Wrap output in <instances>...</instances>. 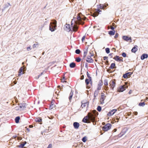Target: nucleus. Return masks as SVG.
I'll use <instances>...</instances> for the list:
<instances>
[{"label":"nucleus","mask_w":148,"mask_h":148,"mask_svg":"<svg viewBox=\"0 0 148 148\" xmlns=\"http://www.w3.org/2000/svg\"><path fill=\"white\" fill-rule=\"evenodd\" d=\"M96 113H98L96 110L93 111V113H88L87 116L85 117L83 119L82 121L85 123H88L89 120L94 122L95 118L96 116Z\"/></svg>","instance_id":"nucleus-1"},{"label":"nucleus","mask_w":148,"mask_h":148,"mask_svg":"<svg viewBox=\"0 0 148 148\" xmlns=\"http://www.w3.org/2000/svg\"><path fill=\"white\" fill-rule=\"evenodd\" d=\"M57 27V21L55 20H51V22L49 25V29L51 32H54Z\"/></svg>","instance_id":"nucleus-2"},{"label":"nucleus","mask_w":148,"mask_h":148,"mask_svg":"<svg viewBox=\"0 0 148 148\" xmlns=\"http://www.w3.org/2000/svg\"><path fill=\"white\" fill-rule=\"evenodd\" d=\"M18 103V106L15 107V109L17 110H21L24 109L26 107L27 105L26 103L22 102L20 103H19V102H16Z\"/></svg>","instance_id":"nucleus-3"},{"label":"nucleus","mask_w":148,"mask_h":148,"mask_svg":"<svg viewBox=\"0 0 148 148\" xmlns=\"http://www.w3.org/2000/svg\"><path fill=\"white\" fill-rule=\"evenodd\" d=\"M111 126L110 124L108 123L102 127V130L105 131H107L110 129Z\"/></svg>","instance_id":"nucleus-4"},{"label":"nucleus","mask_w":148,"mask_h":148,"mask_svg":"<svg viewBox=\"0 0 148 148\" xmlns=\"http://www.w3.org/2000/svg\"><path fill=\"white\" fill-rule=\"evenodd\" d=\"M110 88L113 90L116 85V80L113 79L111 80L109 83Z\"/></svg>","instance_id":"nucleus-5"},{"label":"nucleus","mask_w":148,"mask_h":148,"mask_svg":"<svg viewBox=\"0 0 148 148\" xmlns=\"http://www.w3.org/2000/svg\"><path fill=\"white\" fill-rule=\"evenodd\" d=\"M64 30L68 32H69L71 31L70 27V25L69 24H66L64 27Z\"/></svg>","instance_id":"nucleus-6"},{"label":"nucleus","mask_w":148,"mask_h":148,"mask_svg":"<svg viewBox=\"0 0 148 148\" xmlns=\"http://www.w3.org/2000/svg\"><path fill=\"white\" fill-rule=\"evenodd\" d=\"M86 19V17L84 16H77V19L78 21H80L82 23L84 24V22L83 21V20H85Z\"/></svg>","instance_id":"nucleus-7"},{"label":"nucleus","mask_w":148,"mask_h":148,"mask_svg":"<svg viewBox=\"0 0 148 148\" xmlns=\"http://www.w3.org/2000/svg\"><path fill=\"white\" fill-rule=\"evenodd\" d=\"M122 38L123 40L126 41H130V42H131L132 39L131 37H129L127 36H123Z\"/></svg>","instance_id":"nucleus-8"},{"label":"nucleus","mask_w":148,"mask_h":148,"mask_svg":"<svg viewBox=\"0 0 148 148\" xmlns=\"http://www.w3.org/2000/svg\"><path fill=\"white\" fill-rule=\"evenodd\" d=\"M86 61L88 63H92L93 62L94 60L92 58L89 57V56H88L87 57L86 59Z\"/></svg>","instance_id":"nucleus-9"},{"label":"nucleus","mask_w":148,"mask_h":148,"mask_svg":"<svg viewBox=\"0 0 148 148\" xmlns=\"http://www.w3.org/2000/svg\"><path fill=\"white\" fill-rule=\"evenodd\" d=\"M148 57V54L144 53L143 54L140 56V59L142 60H143L147 58Z\"/></svg>","instance_id":"nucleus-10"},{"label":"nucleus","mask_w":148,"mask_h":148,"mask_svg":"<svg viewBox=\"0 0 148 148\" xmlns=\"http://www.w3.org/2000/svg\"><path fill=\"white\" fill-rule=\"evenodd\" d=\"M138 47L137 45H135L131 49L132 52L135 53L138 50Z\"/></svg>","instance_id":"nucleus-11"},{"label":"nucleus","mask_w":148,"mask_h":148,"mask_svg":"<svg viewBox=\"0 0 148 148\" xmlns=\"http://www.w3.org/2000/svg\"><path fill=\"white\" fill-rule=\"evenodd\" d=\"M116 111L117 110L116 109L112 110L108 113V115L109 116L113 115Z\"/></svg>","instance_id":"nucleus-12"},{"label":"nucleus","mask_w":148,"mask_h":148,"mask_svg":"<svg viewBox=\"0 0 148 148\" xmlns=\"http://www.w3.org/2000/svg\"><path fill=\"white\" fill-rule=\"evenodd\" d=\"M125 90V88L123 86H121L118 89V91L119 92H123Z\"/></svg>","instance_id":"nucleus-13"},{"label":"nucleus","mask_w":148,"mask_h":148,"mask_svg":"<svg viewBox=\"0 0 148 148\" xmlns=\"http://www.w3.org/2000/svg\"><path fill=\"white\" fill-rule=\"evenodd\" d=\"M10 5V3H7L4 5L3 9H2V11L5 10L6 9L8 8Z\"/></svg>","instance_id":"nucleus-14"},{"label":"nucleus","mask_w":148,"mask_h":148,"mask_svg":"<svg viewBox=\"0 0 148 148\" xmlns=\"http://www.w3.org/2000/svg\"><path fill=\"white\" fill-rule=\"evenodd\" d=\"M99 93V91L98 90H96L94 92V98L93 100H94L95 99H97V98H96V97L97 96L98 94Z\"/></svg>","instance_id":"nucleus-15"},{"label":"nucleus","mask_w":148,"mask_h":148,"mask_svg":"<svg viewBox=\"0 0 148 148\" xmlns=\"http://www.w3.org/2000/svg\"><path fill=\"white\" fill-rule=\"evenodd\" d=\"M51 105L50 106V109H52L53 108H55L56 106V105L57 104L56 102H51Z\"/></svg>","instance_id":"nucleus-16"},{"label":"nucleus","mask_w":148,"mask_h":148,"mask_svg":"<svg viewBox=\"0 0 148 148\" xmlns=\"http://www.w3.org/2000/svg\"><path fill=\"white\" fill-rule=\"evenodd\" d=\"M74 128L76 129H78L79 127V123L77 122H74L73 124Z\"/></svg>","instance_id":"nucleus-17"},{"label":"nucleus","mask_w":148,"mask_h":148,"mask_svg":"<svg viewBox=\"0 0 148 148\" xmlns=\"http://www.w3.org/2000/svg\"><path fill=\"white\" fill-rule=\"evenodd\" d=\"M108 80L106 79H105L104 80V84L105 85V86H107V87H106V90H107L108 89H109V88L108 87Z\"/></svg>","instance_id":"nucleus-18"},{"label":"nucleus","mask_w":148,"mask_h":148,"mask_svg":"<svg viewBox=\"0 0 148 148\" xmlns=\"http://www.w3.org/2000/svg\"><path fill=\"white\" fill-rule=\"evenodd\" d=\"M76 64L73 62H71L69 64V67L71 68H74Z\"/></svg>","instance_id":"nucleus-19"},{"label":"nucleus","mask_w":148,"mask_h":148,"mask_svg":"<svg viewBox=\"0 0 148 148\" xmlns=\"http://www.w3.org/2000/svg\"><path fill=\"white\" fill-rule=\"evenodd\" d=\"M113 59L117 62H119L121 60H120V57L117 55L115 56Z\"/></svg>","instance_id":"nucleus-20"},{"label":"nucleus","mask_w":148,"mask_h":148,"mask_svg":"<svg viewBox=\"0 0 148 148\" xmlns=\"http://www.w3.org/2000/svg\"><path fill=\"white\" fill-rule=\"evenodd\" d=\"M73 91L72 90H71L69 96V100L70 102H71V99L73 97Z\"/></svg>","instance_id":"nucleus-21"},{"label":"nucleus","mask_w":148,"mask_h":148,"mask_svg":"<svg viewBox=\"0 0 148 148\" xmlns=\"http://www.w3.org/2000/svg\"><path fill=\"white\" fill-rule=\"evenodd\" d=\"M115 31L114 30H110L108 32V33L111 36H113L115 34Z\"/></svg>","instance_id":"nucleus-22"},{"label":"nucleus","mask_w":148,"mask_h":148,"mask_svg":"<svg viewBox=\"0 0 148 148\" xmlns=\"http://www.w3.org/2000/svg\"><path fill=\"white\" fill-rule=\"evenodd\" d=\"M88 47H87L86 49V50L84 51L83 59H84L86 56L88 52Z\"/></svg>","instance_id":"nucleus-23"},{"label":"nucleus","mask_w":148,"mask_h":148,"mask_svg":"<svg viewBox=\"0 0 148 148\" xmlns=\"http://www.w3.org/2000/svg\"><path fill=\"white\" fill-rule=\"evenodd\" d=\"M104 5L103 4H100L99 5H97V8H100L101 9L104 10Z\"/></svg>","instance_id":"nucleus-24"},{"label":"nucleus","mask_w":148,"mask_h":148,"mask_svg":"<svg viewBox=\"0 0 148 148\" xmlns=\"http://www.w3.org/2000/svg\"><path fill=\"white\" fill-rule=\"evenodd\" d=\"M89 103L88 102H84V103H82L81 105V107L83 108L87 106L88 107V105Z\"/></svg>","instance_id":"nucleus-25"},{"label":"nucleus","mask_w":148,"mask_h":148,"mask_svg":"<svg viewBox=\"0 0 148 148\" xmlns=\"http://www.w3.org/2000/svg\"><path fill=\"white\" fill-rule=\"evenodd\" d=\"M22 71H23V69H22V67H21L20 68V69L19 70V74L18 75V76H20L23 74Z\"/></svg>","instance_id":"nucleus-26"},{"label":"nucleus","mask_w":148,"mask_h":148,"mask_svg":"<svg viewBox=\"0 0 148 148\" xmlns=\"http://www.w3.org/2000/svg\"><path fill=\"white\" fill-rule=\"evenodd\" d=\"M114 67H116L115 64V63H113L111 64L110 66L109 67V68L110 69H113Z\"/></svg>","instance_id":"nucleus-27"},{"label":"nucleus","mask_w":148,"mask_h":148,"mask_svg":"<svg viewBox=\"0 0 148 148\" xmlns=\"http://www.w3.org/2000/svg\"><path fill=\"white\" fill-rule=\"evenodd\" d=\"M20 119L19 116H17L15 119V122L16 123H18L19 122V120Z\"/></svg>","instance_id":"nucleus-28"},{"label":"nucleus","mask_w":148,"mask_h":148,"mask_svg":"<svg viewBox=\"0 0 148 148\" xmlns=\"http://www.w3.org/2000/svg\"><path fill=\"white\" fill-rule=\"evenodd\" d=\"M85 81L86 85H88L90 83V79L86 78L85 79Z\"/></svg>","instance_id":"nucleus-29"},{"label":"nucleus","mask_w":148,"mask_h":148,"mask_svg":"<svg viewBox=\"0 0 148 148\" xmlns=\"http://www.w3.org/2000/svg\"><path fill=\"white\" fill-rule=\"evenodd\" d=\"M105 51L106 53L108 54L110 53V49L109 48H106L105 49Z\"/></svg>","instance_id":"nucleus-30"},{"label":"nucleus","mask_w":148,"mask_h":148,"mask_svg":"<svg viewBox=\"0 0 148 148\" xmlns=\"http://www.w3.org/2000/svg\"><path fill=\"white\" fill-rule=\"evenodd\" d=\"M81 59L79 57L75 59V60L77 62H79L81 61Z\"/></svg>","instance_id":"nucleus-31"},{"label":"nucleus","mask_w":148,"mask_h":148,"mask_svg":"<svg viewBox=\"0 0 148 148\" xmlns=\"http://www.w3.org/2000/svg\"><path fill=\"white\" fill-rule=\"evenodd\" d=\"M81 52L80 50L79 49H77L75 51V53L77 54H79Z\"/></svg>","instance_id":"nucleus-32"},{"label":"nucleus","mask_w":148,"mask_h":148,"mask_svg":"<svg viewBox=\"0 0 148 148\" xmlns=\"http://www.w3.org/2000/svg\"><path fill=\"white\" fill-rule=\"evenodd\" d=\"M103 85V82L102 80H100L98 84V86H102Z\"/></svg>","instance_id":"nucleus-33"},{"label":"nucleus","mask_w":148,"mask_h":148,"mask_svg":"<svg viewBox=\"0 0 148 148\" xmlns=\"http://www.w3.org/2000/svg\"><path fill=\"white\" fill-rule=\"evenodd\" d=\"M105 96L101 97V96L100 98V102H103L105 99Z\"/></svg>","instance_id":"nucleus-34"},{"label":"nucleus","mask_w":148,"mask_h":148,"mask_svg":"<svg viewBox=\"0 0 148 148\" xmlns=\"http://www.w3.org/2000/svg\"><path fill=\"white\" fill-rule=\"evenodd\" d=\"M121 55L124 58H126L127 56L126 53L124 52H123L121 54Z\"/></svg>","instance_id":"nucleus-35"},{"label":"nucleus","mask_w":148,"mask_h":148,"mask_svg":"<svg viewBox=\"0 0 148 148\" xmlns=\"http://www.w3.org/2000/svg\"><path fill=\"white\" fill-rule=\"evenodd\" d=\"M86 74L87 77L89 79H92L91 77L90 76V74L88 71L87 72Z\"/></svg>","instance_id":"nucleus-36"},{"label":"nucleus","mask_w":148,"mask_h":148,"mask_svg":"<svg viewBox=\"0 0 148 148\" xmlns=\"http://www.w3.org/2000/svg\"><path fill=\"white\" fill-rule=\"evenodd\" d=\"M99 15V14L98 13V12L96 13L95 12L92 15V16L94 17H95Z\"/></svg>","instance_id":"nucleus-37"},{"label":"nucleus","mask_w":148,"mask_h":148,"mask_svg":"<svg viewBox=\"0 0 148 148\" xmlns=\"http://www.w3.org/2000/svg\"><path fill=\"white\" fill-rule=\"evenodd\" d=\"M42 119L40 118H39L38 119H37L36 120V122H38L39 123H40L42 121Z\"/></svg>","instance_id":"nucleus-38"},{"label":"nucleus","mask_w":148,"mask_h":148,"mask_svg":"<svg viewBox=\"0 0 148 148\" xmlns=\"http://www.w3.org/2000/svg\"><path fill=\"white\" fill-rule=\"evenodd\" d=\"M128 76V75H127V73H125V74H124L123 75V77L124 78H126Z\"/></svg>","instance_id":"nucleus-39"},{"label":"nucleus","mask_w":148,"mask_h":148,"mask_svg":"<svg viewBox=\"0 0 148 148\" xmlns=\"http://www.w3.org/2000/svg\"><path fill=\"white\" fill-rule=\"evenodd\" d=\"M97 110L99 112H100L101 110V106H99L97 108Z\"/></svg>","instance_id":"nucleus-40"},{"label":"nucleus","mask_w":148,"mask_h":148,"mask_svg":"<svg viewBox=\"0 0 148 148\" xmlns=\"http://www.w3.org/2000/svg\"><path fill=\"white\" fill-rule=\"evenodd\" d=\"M145 105V102H140L138 104V105L140 106H143Z\"/></svg>","instance_id":"nucleus-41"},{"label":"nucleus","mask_w":148,"mask_h":148,"mask_svg":"<svg viewBox=\"0 0 148 148\" xmlns=\"http://www.w3.org/2000/svg\"><path fill=\"white\" fill-rule=\"evenodd\" d=\"M86 140H87L86 137V136L82 138V141L84 142H86Z\"/></svg>","instance_id":"nucleus-42"},{"label":"nucleus","mask_w":148,"mask_h":148,"mask_svg":"<svg viewBox=\"0 0 148 148\" xmlns=\"http://www.w3.org/2000/svg\"><path fill=\"white\" fill-rule=\"evenodd\" d=\"M104 5V9H106V7L108 5V4L107 3H106L103 4Z\"/></svg>","instance_id":"nucleus-43"},{"label":"nucleus","mask_w":148,"mask_h":148,"mask_svg":"<svg viewBox=\"0 0 148 148\" xmlns=\"http://www.w3.org/2000/svg\"><path fill=\"white\" fill-rule=\"evenodd\" d=\"M101 86H98L97 89L96 90H98L99 91V90H101Z\"/></svg>","instance_id":"nucleus-44"},{"label":"nucleus","mask_w":148,"mask_h":148,"mask_svg":"<svg viewBox=\"0 0 148 148\" xmlns=\"http://www.w3.org/2000/svg\"><path fill=\"white\" fill-rule=\"evenodd\" d=\"M85 38H86V36L85 35H84L83 36V37L82 38V39H81L82 42H83Z\"/></svg>","instance_id":"nucleus-45"},{"label":"nucleus","mask_w":148,"mask_h":148,"mask_svg":"<svg viewBox=\"0 0 148 148\" xmlns=\"http://www.w3.org/2000/svg\"><path fill=\"white\" fill-rule=\"evenodd\" d=\"M119 35V34L118 33H116L115 34V36H114V37L115 38H116L118 37Z\"/></svg>","instance_id":"nucleus-46"},{"label":"nucleus","mask_w":148,"mask_h":148,"mask_svg":"<svg viewBox=\"0 0 148 148\" xmlns=\"http://www.w3.org/2000/svg\"><path fill=\"white\" fill-rule=\"evenodd\" d=\"M27 50L28 51H29L31 50V46H29V47H28L27 48Z\"/></svg>","instance_id":"nucleus-47"},{"label":"nucleus","mask_w":148,"mask_h":148,"mask_svg":"<svg viewBox=\"0 0 148 148\" xmlns=\"http://www.w3.org/2000/svg\"><path fill=\"white\" fill-rule=\"evenodd\" d=\"M108 57H107V56H104L103 57V60H106L107 59H108Z\"/></svg>","instance_id":"nucleus-48"},{"label":"nucleus","mask_w":148,"mask_h":148,"mask_svg":"<svg viewBox=\"0 0 148 148\" xmlns=\"http://www.w3.org/2000/svg\"><path fill=\"white\" fill-rule=\"evenodd\" d=\"M126 73H127V75H128V76H129V77L130 76V75L132 74V73L131 72H127Z\"/></svg>","instance_id":"nucleus-49"},{"label":"nucleus","mask_w":148,"mask_h":148,"mask_svg":"<svg viewBox=\"0 0 148 148\" xmlns=\"http://www.w3.org/2000/svg\"><path fill=\"white\" fill-rule=\"evenodd\" d=\"M96 11L98 12H101V10L100 9H98V8H97V9H96Z\"/></svg>","instance_id":"nucleus-50"},{"label":"nucleus","mask_w":148,"mask_h":148,"mask_svg":"<svg viewBox=\"0 0 148 148\" xmlns=\"http://www.w3.org/2000/svg\"><path fill=\"white\" fill-rule=\"evenodd\" d=\"M123 58L122 57H120V60H120V61H119V62H123Z\"/></svg>","instance_id":"nucleus-51"},{"label":"nucleus","mask_w":148,"mask_h":148,"mask_svg":"<svg viewBox=\"0 0 148 148\" xmlns=\"http://www.w3.org/2000/svg\"><path fill=\"white\" fill-rule=\"evenodd\" d=\"M25 145V144H21L20 145V147H21L22 148H23L24 147Z\"/></svg>","instance_id":"nucleus-52"},{"label":"nucleus","mask_w":148,"mask_h":148,"mask_svg":"<svg viewBox=\"0 0 148 148\" xmlns=\"http://www.w3.org/2000/svg\"><path fill=\"white\" fill-rule=\"evenodd\" d=\"M38 45L37 44H34L33 45V47L34 48L35 47H36V46H37Z\"/></svg>","instance_id":"nucleus-53"},{"label":"nucleus","mask_w":148,"mask_h":148,"mask_svg":"<svg viewBox=\"0 0 148 148\" xmlns=\"http://www.w3.org/2000/svg\"><path fill=\"white\" fill-rule=\"evenodd\" d=\"M90 83L91 85L92 86V79H90Z\"/></svg>","instance_id":"nucleus-54"},{"label":"nucleus","mask_w":148,"mask_h":148,"mask_svg":"<svg viewBox=\"0 0 148 148\" xmlns=\"http://www.w3.org/2000/svg\"><path fill=\"white\" fill-rule=\"evenodd\" d=\"M51 147L52 144H50L49 145L47 148H51Z\"/></svg>","instance_id":"nucleus-55"},{"label":"nucleus","mask_w":148,"mask_h":148,"mask_svg":"<svg viewBox=\"0 0 148 148\" xmlns=\"http://www.w3.org/2000/svg\"><path fill=\"white\" fill-rule=\"evenodd\" d=\"M84 75H82V76H81V77H80V79H81V80H83L84 79Z\"/></svg>","instance_id":"nucleus-56"},{"label":"nucleus","mask_w":148,"mask_h":148,"mask_svg":"<svg viewBox=\"0 0 148 148\" xmlns=\"http://www.w3.org/2000/svg\"><path fill=\"white\" fill-rule=\"evenodd\" d=\"M85 67L86 68H88V64L87 62L85 63Z\"/></svg>","instance_id":"nucleus-57"},{"label":"nucleus","mask_w":148,"mask_h":148,"mask_svg":"<svg viewBox=\"0 0 148 148\" xmlns=\"http://www.w3.org/2000/svg\"><path fill=\"white\" fill-rule=\"evenodd\" d=\"M90 53L91 55L90 56H89V57H91L93 56H94V54H91V52H90Z\"/></svg>","instance_id":"nucleus-58"},{"label":"nucleus","mask_w":148,"mask_h":148,"mask_svg":"<svg viewBox=\"0 0 148 148\" xmlns=\"http://www.w3.org/2000/svg\"><path fill=\"white\" fill-rule=\"evenodd\" d=\"M110 29H112V30H114L115 28L113 27H112Z\"/></svg>","instance_id":"nucleus-59"},{"label":"nucleus","mask_w":148,"mask_h":148,"mask_svg":"<svg viewBox=\"0 0 148 148\" xmlns=\"http://www.w3.org/2000/svg\"><path fill=\"white\" fill-rule=\"evenodd\" d=\"M17 138L18 140H21L22 139V138L20 137H18Z\"/></svg>","instance_id":"nucleus-60"},{"label":"nucleus","mask_w":148,"mask_h":148,"mask_svg":"<svg viewBox=\"0 0 148 148\" xmlns=\"http://www.w3.org/2000/svg\"><path fill=\"white\" fill-rule=\"evenodd\" d=\"M113 54V53H110V54L108 55H109V56H111V58H112V54Z\"/></svg>","instance_id":"nucleus-61"},{"label":"nucleus","mask_w":148,"mask_h":148,"mask_svg":"<svg viewBox=\"0 0 148 148\" xmlns=\"http://www.w3.org/2000/svg\"><path fill=\"white\" fill-rule=\"evenodd\" d=\"M43 74V72L41 73L40 74L38 75V77H40Z\"/></svg>","instance_id":"nucleus-62"},{"label":"nucleus","mask_w":148,"mask_h":148,"mask_svg":"<svg viewBox=\"0 0 148 148\" xmlns=\"http://www.w3.org/2000/svg\"><path fill=\"white\" fill-rule=\"evenodd\" d=\"M132 92V91L131 90H130L129 92H128V94H130Z\"/></svg>","instance_id":"nucleus-63"},{"label":"nucleus","mask_w":148,"mask_h":148,"mask_svg":"<svg viewBox=\"0 0 148 148\" xmlns=\"http://www.w3.org/2000/svg\"><path fill=\"white\" fill-rule=\"evenodd\" d=\"M104 95H105L102 92L101 93V96L103 97V96H104Z\"/></svg>","instance_id":"nucleus-64"}]
</instances>
